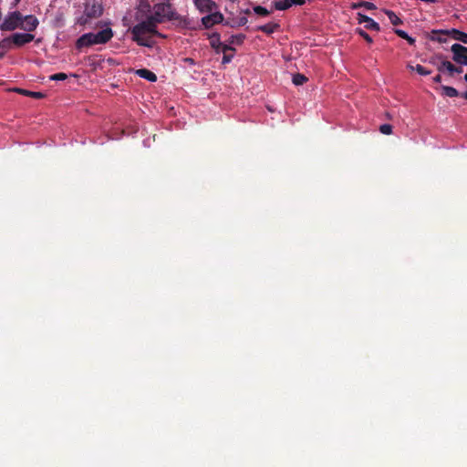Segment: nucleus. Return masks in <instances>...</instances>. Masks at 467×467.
Returning <instances> with one entry per match:
<instances>
[{
  "label": "nucleus",
  "instance_id": "29",
  "mask_svg": "<svg viewBox=\"0 0 467 467\" xmlns=\"http://www.w3.org/2000/svg\"><path fill=\"white\" fill-rule=\"evenodd\" d=\"M379 131L382 133V134H385V135H389L392 133V126L389 125V124H382L380 127H379Z\"/></svg>",
  "mask_w": 467,
  "mask_h": 467
},
{
  "label": "nucleus",
  "instance_id": "38",
  "mask_svg": "<svg viewBox=\"0 0 467 467\" xmlns=\"http://www.w3.org/2000/svg\"><path fill=\"white\" fill-rule=\"evenodd\" d=\"M247 22V19L245 17L241 19V24L244 25Z\"/></svg>",
  "mask_w": 467,
  "mask_h": 467
},
{
  "label": "nucleus",
  "instance_id": "31",
  "mask_svg": "<svg viewBox=\"0 0 467 467\" xmlns=\"http://www.w3.org/2000/svg\"><path fill=\"white\" fill-rule=\"evenodd\" d=\"M395 33L401 38L405 39V38H409V35L407 32H405L404 30H401V29H396L395 30Z\"/></svg>",
  "mask_w": 467,
  "mask_h": 467
},
{
  "label": "nucleus",
  "instance_id": "34",
  "mask_svg": "<svg viewBox=\"0 0 467 467\" xmlns=\"http://www.w3.org/2000/svg\"><path fill=\"white\" fill-rule=\"evenodd\" d=\"M21 0H11V8H16Z\"/></svg>",
  "mask_w": 467,
  "mask_h": 467
},
{
  "label": "nucleus",
  "instance_id": "39",
  "mask_svg": "<svg viewBox=\"0 0 467 467\" xmlns=\"http://www.w3.org/2000/svg\"><path fill=\"white\" fill-rule=\"evenodd\" d=\"M438 40H439L440 42H442V41H444L445 39H444L443 37H439V38H438Z\"/></svg>",
  "mask_w": 467,
  "mask_h": 467
},
{
  "label": "nucleus",
  "instance_id": "41",
  "mask_svg": "<svg viewBox=\"0 0 467 467\" xmlns=\"http://www.w3.org/2000/svg\"><path fill=\"white\" fill-rule=\"evenodd\" d=\"M464 79L467 82V74L464 76Z\"/></svg>",
  "mask_w": 467,
  "mask_h": 467
},
{
  "label": "nucleus",
  "instance_id": "3",
  "mask_svg": "<svg viewBox=\"0 0 467 467\" xmlns=\"http://www.w3.org/2000/svg\"><path fill=\"white\" fill-rule=\"evenodd\" d=\"M110 23L106 24V27L97 33H86L79 36L76 41V47L81 49L94 45H104L108 43L114 36L109 26Z\"/></svg>",
  "mask_w": 467,
  "mask_h": 467
},
{
  "label": "nucleus",
  "instance_id": "2",
  "mask_svg": "<svg viewBox=\"0 0 467 467\" xmlns=\"http://www.w3.org/2000/svg\"><path fill=\"white\" fill-rule=\"evenodd\" d=\"M136 18L139 23L130 29V33L132 40L138 45L151 47L155 44L154 36L164 37L163 35L158 32V25L150 19L145 13L138 12Z\"/></svg>",
  "mask_w": 467,
  "mask_h": 467
},
{
  "label": "nucleus",
  "instance_id": "24",
  "mask_svg": "<svg viewBox=\"0 0 467 467\" xmlns=\"http://www.w3.org/2000/svg\"><path fill=\"white\" fill-rule=\"evenodd\" d=\"M454 38L464 44H467V34L457 29H453Z\"/></svg>",
  "mask_w": 467,
  "mask_h": 467
},
{
  "label": "nucleus",
  "instance_id": "33",
  "mask_svg": "<svg viewBox=\"0 0 467 467\" xmlns=\"http://www.w3.org/2000/svg\"><path fill=\"white\" fill-rule=\"evenodd\" d=\"M183 61H184V63L188 64L189 66H194L195 65V61L192 57H185L183 59Z\"/></svg>",
  "mask_w": 467,
  "mask_h": 467
},
{
  "label": "nucleus",
  "instance_id": "10",
  "mask_svg": "<svg viewBox=\"0 0 467 467\" xmlns=\"http://www.w3.org/2000/svg\"><path fill=\"white\" fill-rule=\"evenodd\" d=\"M357 16L358 24H364L367 29L379 31V25L372 18L361 13H358Z\"/></svg>",
  "mask_w": 467,
  "mask_h": 467
},
{
  "label": "nucleus",
  "instance_id": "4",
  "mask_svg": "<svg viewBox=\"0 0 467 467\" xmlns=\"http://www.w3.org/2000/svg\"><path fill=\"white\" fill-rule=\"evenodd\" d=\"M103 13L101 5L93 2H87L84 6L83 14L78 17L77 24L85 26L88 24L92 19L99 17Z\"/></svg>",
  "mask_w": 467,
  "mask_h": 467
},
{
  "label": "nucleus",
  "instance_id": "11",
  "mask_svg": "<svg viewBox=\"0 0 467 467\" xmlns=\"http://www.w3.org/2000/svg\"><path fill=\"white\" fill-rule=\"evenodd\" d=\"M193 2L196 8L201 13L213 12L216 7V5L213 0H194Z\"/></svg>",
  "mask_w": 467,
  "mask_h": 467
},
{
  "label": "nucleus",
  "instance_id": "17",
  "mask_svg": "<svg viewBox=\"0 0 467 467\" xmlns=\"http://www.w3.org/2000/svg\"><path fill=\"white\" fill-rule=\"evenodd\" d=\"M360 7H365L368 10H373L376 8V5L371 2L360 1L358 3L351 4V6H350V8L353 10L360 8Z\"/></svg>",
  "mask_w": 467,
  "mask_h": 467
},
{
  "label": "nucleus",
  "instance_id": "32",
  "mask_svg": "<svg viewBox=\"0 0 467 467\" xmlns=\"http://www.w3.org/2000/svg\"><path fill=\"white\" fill-rule=\"evenodd\" d=\"M233 55H228L227 53L223 54L222 63L223 64H228L232 61Z\"/></svg>",
  "mask_w": 467,
  "mask_h": 467
},
{
  "label": "nucleus",
  "instance_id": "42",
  "mask_svg": "<svg viewBox=\"0 0 467 467\" xmlns=\"http://www.w3.org/2000/svg\"><path fill=\"white\" fill-rule=\"evenodd\" d=\"M290 0H282L281 2H289Z\"/></svg>",
  "mask_w": 467,
  "mask_h": 467
},
{
  "label": "nucleus",
  "instance_id": "26",
  "mask_svg": "<svg viewBox=\"0 0 467 467\" xmlns=\"http://www.w3.org/2000/svg\"><path fill=\"white\" fill-rule=\"evenodd\" d=\"M356 32L362 36L368 43L371 44L373 42L371 36L365 32L362 28H357Z\"/></svg>",
  "mask_w": 467,
  "mask_h": 467
},
{
  "label": "nucleus",
  "instance_id": "1",
  "mask_svg": "<svg viewBox=\"0 0 467 467\" xmlns=\"http://www.w3.org/2000/svg\"><path fill=\"white\" fill-rule=\"evenodd\" d=\"M139 13H145L157 25L166 21H175L184 26L189 25L188 19L177 13L171 0H161L152 6L148 0H141L139 5Z\"/></svg>",
  "mask_w": 467,
  "mask_h": 467
},
{
  "label": "nucleus",
  "instance_id": "13",
  "mask_svg": "<svg viewBox=\"0 0 467 467\" xmlns=\"http://www.w3.org/2000/svg\"><path fill=\"white\" fill-rule=\"evenodd\" d=\"M280 27L278 23L269 22L265 25L258 26L255 30L264 32L267 35H271Z\"/></svg>",
  "mask_w": 467,
  "mask_h": 467
},
{
  "label": "nucleus",
  "instance_id": "28",
  "mask_svg": "<svg viewBox=\"0 0 467 467\" xmlns=\"http://www.w3.org/2000/svg\"><path fill=\"white\" fill-rule=\"evenodd\" d=\"M244 39V35L232 36L230 37L229 43L230 44H241V43H243Z\"/></svg>",
  "mask_w": 467,
  "mask_h": 467
},
{
  "label": "nucleus",
  "instance_id": "37",
  "mask_svg": "<svg viewBox=\"0 0 467 467\" xmlns=\"http://www.w3.org/2000/svg\"><path fill=\"white\" fill-rule=\"evenodd\" d=\"M462 67H456V70H454V73H462Z\"/></svg>",
  "mask_w": 467,
  "mask_h": 467
},
{
  "label": "nucleus",
  "instance_id": "9",
  "mask_svg": "<svg viewBox=\"0 0 467 467\" xmlns=\"http://www.w3.org/2000/svg\"><path fill=\"white\" fill-rule=\"evenodd\" d=\"M223 16L220 12H210L209 15L202 18V23L206 28H210L214 25L222 23Z\"/></svg>",
  "mask_w": 467,
  "mask_h": 467
},
{
  "label": "nucleus",
  "instance_id": "23",
  "mask_svg": "<svg viewBox=\"0 0 467 467\" xmlns=\"http://www.w3.org/2000/svg\"><path fill=\"white\" fill-rule=\"evenodd\" d=\"M438 69L440 71L443 70V69H446L448 70L451 74H453L454 73V70H456V67L454 65H452L450 61H442L441 66L438 67Z\"/></svg>",
  "mask_w": 467,
  "mask_h": 467
},
{
  "label": "nucleus",
  "instance_id": "27",
  "mask_svg": "<svg viewBox=\"0 0 467 467\" xmlns=\"http://www.w3.org/2000/svg\"><path fill=\"white\" fill-rule=\"evenodd\" d=\"M67 78V75L65 73H57V74L51 75L49 77V79L54 80V81H62V80H66Z\"/></svg>",
  "mask_w": 467,
  "mask_h": 467
},
{
  "label": "nucleus",
  "instance_id": "12",
  "mask_svg": "<svg viewBox=\"0 0 467 467\" xmlns=\"http://www.w3.org/2000/svg\"><path fill=\"white\" fill-rule=\"evenodd\" d=\"M305 4L306 0H290L289 2H275L274 5L276 10L284 11L292 5H303Z\"/></svg>",
  "mask_w": 467,
  "mask_h": 467
},
{
  "label": "nucleus",
  "instance_id": "7",
  "mask_svg": "<svg viewBox=\"0 0 467 467\" xmlns=\"http://www.w3.org/2000/svg\"><path fill=\"white\" fill-rule=\"evenodd\" d=\"M452 52V59L460 64L467 66V47L461 44H453L451 47Z\"/></svg>",
  "mask_w": 467,
  "mask_h": 467
},
{
  "label": "nucleus",
  "instance_id": "20",
  "mask_svg": "<svg viewBox=\"0 0 467 467\" xmlns=\"http://www.w3.org/2000/svg\"><path fill=\"white\" fill-rule=\"evenodd\" d=\"M411 70H415L420 76H428L431 73V70L425 68L423 66L418 64L415 67L409 66Z\"/></svg>",
  "mask_w": 467,
  "mask_h": 467
},
{
  "label": "nucleus",
  "instance_id": "5",
  "mask_svg": "<svg viewBox=\"0 0 467 467\" xmlns=\"http://www.w3.org/2000/svg\"><path fill=\"white\" fill-rule=\"evenodd\" d=\"M22 14L19 11H11L6 14L2 23H0L1 31H15L20 28Z\"/></svg>",
  "mask_w": 467,
  "mask_h": 467
},
{
  "label": "nucleus",
  "instance_id": "19",
  "mask_svg": "<svg viewBox=\"0 0 467 467\" xmlns=\"http://www.w3.org/2000/svg\"><path fill=\"white\" fill-rule=\"evenodd\" d=\"M385 14L388 16L392 25L398 26L402 23L401 19L393 11L385 10Z\"/></svg>",
  "mask_w": 467,
  "mask_h": 467
},
{
  "label": "nucleus",
  "instance_id": "40",
  "mask_svg": "<svg viewBox=\"0 0 467 467\" xmlns=\"http://www.w3.org/2000/svg\"><path fill=\"white\" fill-rule=\"evenodd\" d=\"M462 97L467 99V91L462 95Z\"/></svg>",
  "mask_w": 467,
  "mask_h": 467
},
{
  "label": "nucleus",
  "instance_id": "16",
  "mask_svg": "<svg viewBox=\"0 0 467 467\" xmlns=\"http://www.w3.org/2000/svg\"><path fill=\"white\" fill-rule=\"evenodd\" d=\"M136 74L148 81L155 82L157 80V76L150 70L146 68L138 69Z\"/></svg>",
  "mask_w": 467,
  "mask_h": 467
},
{
  "label": "nucleus",
  "instance_id": "25",
  "mask_svg": "<svg viewBox=\"0 0 467 467\" xmlns=\"http://www.w3.org/2000/svg\"><path fill=\"white\" fill-rule=\"evenodd\" d=\"M253 10L254 14L261 16H267L270 14V11H268L265 7H263L261 5L254 6Z\"/></svg>",
  "mask_w": 467,
  "mask_h": 467
},
{
  "label": "nucleus",
  "instance_id": "14",
  "mask_svg": "<svg viewBox=\"0 0 467 467\" xmlns=\"http://www.w3.org/2000/svg\"><path fill=\"white\" fill-rule=\"evenodd\" d=\"M14 49L10 36L5 37L0 41V58L4 57L5 54Z\"/></svg>",
  "mask_w": 467,
  "mask_h": 467
},
{
  "label": "nucleus",
  "instance_id": "36",
  "mask_svg": "<svg viewBox=\"0 0 467 467\" xmlns=\"http://www.w3.org/2000/svg\"><path fill=\"white\" fill-rule=\"evenodd\" d=\"M410 45H413L415 42V39L409 36V38H405Z\"/></svg>",
  "mask_w": 467,
  "mask_h": 467
},
{
  "label": "nucleus",
  "instance_id": "8",
  "mask_svg": "<svg viewBox=\"0 0 467 467\" xmlns=\"http://www.w3.org/2000/svg\"><path fill=\"white\" fill-rule=\"evenodd\" d=\"M38 25H39V21L35 16H33V15L23 16L22 15L20 29L24 30L26 33H31L37 28Z\"/></svg>",
  "mask_w": 467,
  "mask_h": 467
},
{
  "label": "nucleus",
  "instance_id": "18",
  "mask_svg": "<svg viewBox=\"0 0 467 467\" xmlns=\"http://www.w3.org/2000/svg\"><path fill=\"white\" fill-rule=\"evenodd\" d=\"M15 91L19 93V94H22V95H25V96H27V97H31V98H34V99H42V98H44V95L41 92H35V91H30V90L23 89V88H16Z\"/></svg>",
  "mask_w": 467,
  "mask_h": 467
},
{
  "label": "nucleus",
  "instance_id": "6",
  "mask_svg": "<svg viewBox=\"0 0 467 467\" xmlns=\"http://www.w3.org/2000/svg\"><path fill=\"white\" fill-rule=\"evenodd\" d=\"M14 48H20L23 46L31 43L35 39V36L26 32H16L9 36Z\"/></svg>",
  "mask_w": 467,
  "mask_h": 467
},
{
  "label": "nucleus",
  "instance_id": "21",
  "mask_svg": "<svg viewBox=\"0 0 467 467\" xmlns=\"http://www.w3.org/2000/svg\"><path fill=\"white\" fill-rule=\"evenodd\" d=\"M292 81L294 85L300 86L307 81V78L303 74L297 73L293 76Z\"/></svg>",
  "mask_w": 467,
  "mask_h": 467
},
{
  "label": "nucleus",
  "instance_id": "22",
  "mask_svg": "<svg viewBox=\"0 0 467 467\" xmlns=\"http://www.w3.org/2000/svg\"><path fill=\"white\" fill-rule=\"evenodd\" d=\"M443 94L450 98H455L459 95L458 90L452 87L442 86Z\"/></svg>",
  "mask_w": 467,
  "mask_h": 467
},
{
  "label": "nucleus",
  "instance_id": "30",
  "mask_svg": "<svg viewBox=\"0 0 467 467\" xmlns=\"http://www.w3.org/2000/svg\"><path fill=\"white\" fill-rule=\"evenodd\" d=\"M230 50L234 51V49L230 45L222 43V47H220V53L225 54Z\"/></svg>",
  "mask_w": 467,
  "mask_h": 467
},
{
  "label": "nucleus",
  "instance_id": "15",
  "mask_svg": "<svg viewBox=\"0 0 467 467\" xmlns=\"http://www.w3.org/2000/svg\"><path fill=\"white\" fill-rule=\"evenodd\" d=\"M208 38L210 40L211 47L219 54L220 47H222L220 35L218 33L208 34Z\"/></svg>",
  "mask_w": 467,
  "mask_h": 467
},
{
  "label": "nucleus",
  "instance_id": "35",
  "mask_svg": "<svg viewBox=\"0 0 467 467\" xmlns=\"http://www.w3.org/2000/svg\"><path fill=\"white\" fill-rule=\"evenodd\" d=\"M433 81H434L435 83H440V82L441 81V75H437V76H435V77L433 78Z\"/></svg>",
  "mask_w": 467,
  "mask_h": 467
}]
</instances>
